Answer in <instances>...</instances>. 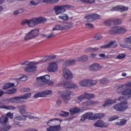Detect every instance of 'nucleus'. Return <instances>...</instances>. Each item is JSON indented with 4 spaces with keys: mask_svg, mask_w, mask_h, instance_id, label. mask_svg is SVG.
<instances>
[{
    "mask_svg": "<svg viewBox=\"0 0 131 131\" xmlns=\"http://www.w3.org/2000/svg\"><path fill=\"white\" fill-rule=\"evenodd\" d=\"M46 21L47 19L45 17H33L30 19L24 20L22 21L21 24H23V25H24V24H27L29 27L33 28V27H35L36 25H38V24H40V23L46 22Z\"/></svg>",
    "mask_w": 131,
    "mask_h": 131,
    "instance_id": "f257e3e1",
    "label": "nucleus"
},
{
    "mask_svg": "<svg viewBox=\"0 0 131 131\" xmlns=\"http://www.w3.org/2000/svg\"><path fill=\"white\" fill-rule=\"evenodd\" d=\"M131 82L128 81L125 84L119 86L117 89L118 93H120L123 96H127L128 98H131Z\"/></svg>",
    "mask_w": 131,
    "mask_h": 131,
    "instance_id": "f03ea898",
    "label": "nucleus"
},
{
    "mask_svg": "<svg viewBox=\"0 0 131 131\" xmlns=\"http://www.w3.org/2000/svg\"><path fill=\"white\" fill-rule=\"evenodd\" d=\"M55 55H51L49 56H45L41 60L39 61H26L24 62L20 63V65H26V66H31V65H38V64H42V63H45V62H47V61H50L53 59V58H55Z\"/></svg>",
    "mask_w": 131,
    "mask_h": 131,
    "instance_id": "7ed1b4c3",
    "label": "nucleus"
},
{
    "mask_svg": "<svg viewBox=\"0 0 131 131\" xmlns=\"http://www.w3.org/2000/svg\"><path fill=\"white\" fill-rule=\"evenodd\" d=\"M63 59L57 60L56 61H51L47 64V71L48 72H57L58 71V69L59 66H58V63L60 62H62Z\"/></svg>",
    "mask_w": 131,
    "mask_h": 131,
    "instance_id": "20e7f679",
    "label": "nucleus"
},
{
    "mask_svg": "<svg viewBox=\"0 0 131 131\" xmlns=\"http://www.w3.org/2000/svg\"><path fill=\"white\" fill-rule=\"evenodd\" d=\"M71 6L69 5H57L54 8L56 15H60L63 13H65L67 10L70 9Z\"/></svg>",
    "mask_w": 131,
    "mask_h": 131,
    "instance_id": "39448f33",
    "label": "nucleus"
},
{
    "mask_svg": "<svg viewBox=\"0 0 131 131\" xmlns=\"http://www.w3.org/2000/svg\"><path fill=\"white\" fill-rule=\"evenodd\" d=\"M39 35V30L38 29H35L31 30L26 34V35L24 37V40L25 41L29 40V39H32V38H36Z\"/></svg>",
    "mask_w": 131,
    "mask_h": 131,
    "instance_id": "423d86ee",
    "label": "nucleus"
},
{
    "mask_svg": "<svg viewBox=\"0 0 131 131\" xmlns=\"http://www.w3.org/2000/svg\"><path fill=\"white\" fill-rule=\"evenodd\" d=\"M58 95H59V96H61L63 102H64L66 104H67V103H69V101H70L71 99L70 94H71V92L70 91H58Z\"/></svg>",
    "mask_w": 131,
    "mask_h": 131,
    "instance_id": "0eeeda50",
    "label": "nucleus"
},
{
    "mask_svg": "<svg viewBox=\"0 0 131 131\" xmlns=\"http://www.w3.org/2000/svg\"><path fill=\"white\" fill-rule=\"evenodd\" d=\"M57 86H63L64 89H69L71 90L75 89L77 87V85L72 82H64L61 81L57 84Z\"/></svg>",
    "mask_w": 131,
    "mask_h": 131,
    "instance_id": "6e6552de",
    "label": "nucleus"
},
{
    "mask_svg": "<svg viewBox=\"0 0 131 131\" xmlns=\"http://www.w3.org/2000/svg\"><path fill=\"white\" fill-rule=\"evenodd\" d=\"M62 76L65 78V79L70 80L73 78V74L69 69L63 68L62 69Z\"/></svg>",
    "mask_w": 131,
    "mask_h": 131,
    "instance_id": "1a4fd4ad",
    "label": "nucleus"
},
{
    "mask_svg": "<svg viewBox=\"0 0 131 131\" xmlns=\"http://www.w3.org/2000/svg\"><path fill=\"white\" fill-rule=\"evenodd\" d=\"M50 79H51V76L49 74H47L42 76H40L36 78L37 82H38V83H47L48 81H50Z\"/></svg>",
    "mask_w": 131,
    "mask_h": 131,
    "instance_id": "9d476101",
    "label": "nucleus"
},
{
    "mask_svg": "<svg viewBox=\"0 0 131 131\" xmlns=\"http://www.w3.org/2000/svg\"><path fill=\"white\" fill-rule=\"evenodd\" d=\"M86 119H89L90 120H95V114L92 112L86 113L83 114L80 119L81 121H84Z\"/></svg>",
    "mask_w": 131,
    "mask_h": 131,
    "instance_id": "9b49d317",
    "label": "nucleus"
},
{
    "mask_svg": "<svg viewBox=\"0 0 131 131\" xmlns=\"http://www.w3.org/2000/svg\"><path fill=\"white\" fill-rule=\"evenodd\" d=\"M113 108L116 111H119L120 112L121 111H125L128 108V106H127V105L118 103L113 105Z\"/></svg>",
    "mask_w": 131,
    "mask_h": 131,
    "instance_id": "f8f14e48",
    "label": "nucleus"
},
{
    "mask_svg": "<svg viewBox=\"0 0 131 131\" xmlns=\"http://www.w3.org/2000/svg\"><path fill=\"white\" fill-rule=\"evenodd\" d=\"M62 122V120H60L56 118L51 119L47 122V124L49 126L50 125H55L58 124L57 125H60Z\"/></svg>",
    "mask_w": 131,
    "mask_h": 131,
    "instance_id": "ddd939ff",
    "label": "nucleus"
},
{
    "mask_svg": "<svg viewBox=\"0 0 131 131\" xmlns=\"http://www.w3.org/2000/svg\"><path fill=\"white\" fill-rule=\"evenodd\" d=\"M94 126H96V127H108L109 126V124L106 122H104L102 120H98L96 122H95L94 124Z\"/></svg>",
    "mask_w": 131,
    "mask_h": 131,
    "instance_id": "4468645a",
    "label": "nucleus"
},
{
    "mask_svg": "<svg viewBox=\"0 0 131 131\" xmlns=\"http://www.w3.org/2000/svg\"><path fill=\"white\" fill-rule=\"evenodd\" d=\"M96 104H99V102L94 100H87L83 101L82 103V106L83 107H88L89 106H92L93 105H96Z\"/></svg>",
    "mask_w": 131,
    "mask_h": 131,
    "instance_id": "2eb2a0df",
    "label": "nucleus"
},
{
    "mask_svg": "<svg viewBox=\"0 0 131 131\" xmlns=\"http://www.w3.org/2000/svg\"><path fill=\"white\" fill-rule=\"evenodd\" d=\"M76 64L75 59H69L66 61L63 64V67H69V66H74Z\"/></svg>",
    "mask_w": 131,
    "mask_h": 131,
    "instance_id": "dca6fc26",
    "label": "nucleus"
},
{
    "mask_svg": "<svg viewBox=\"0 0 131 131\" xmlns=\"http://www.w3.org/2000/svg\"><path fill=\"white\" fill-rule=\"evenodd\" d=\"M101 65L97 63H94L89 66V69L90 71H97L101 69Z\"/></svg>",
    "mask_w": 131,
    "mask_h": 131,
    "instance_id": "f3484780",
    "label": "nucleus"
},
{
    "mask_svg": "<svg viewBox=\"0 0 131 131\" xmlns=\"http://www.w3.org/2000/svg\"><path fill=\"white\" fill-rule=\"evenodd\" d=\"M80 86L83 88H89V79L85 78L80 80L78 83Z\"/></svg>",
    "mask_w": 131,
    "mask_h": 131,
    "instance_id": "a211bd4d",
    "label": "nucleus"
},
{
    "mask_svg": "<svg viewBox=\"0 0 131 131\" xmlns=\"http://www.w3.org/2000/svg\"><path fill=\"white\" fill-rule=\"evenodd\" d=\"M120 26L114 27L110 29L108 33L114 34V33H120Z\"/></svg>",
    "mask_w": 131,
    "mask_h": 131,
    "instance_id": "6ab92c4d",
    "label": "nucleus"
},
{
    "mask_svg": "<svg viewBox=\"0 0 131 131\" xmlns=\"http://www.w3.org/2000/svg\"><path fill=\"white\" fill-rule=\"evenodd\" d=\"M128 10V7H124L123 6H117L115 7H113L111 11H127Z\"/></svg>",
    "mask_w": 131,
    "mask_h": 131,
    "instance_id": "aec40b11",
    "label": "nucleus"
},
{
    "mask_svg": "<svg viewBox=\"0 0 131 131\" xmlns=\"http://www.w3.org/2000/svg\"><path fill=\"white\" fill-rule=\"evenodd\" d=\"M61 129V126L60 125H55L54 126H49L47 128V131H58Z\"/></svg>",
    "mask_w": 131,
    "mask_h": 131,
    "instance_id": "412c9836",
    "label": "nucleus"
},
{
    "mask_svg": "<svg viewBox=\"0 0 131 131\" xmlns=\"http://www.w3.org/2000/svg\"><path fill=\"white\" fill-rule=\"evenodd\" d=\"M116 102H117V99H107L104 102L102 106L103 107H107V106H109L110 105H112V104H115Z\"/></svg>",
    "mask_w": 131,
    "mask_h": 131,
    "instance_id": "4be33fe9",
    "label": "nucleus"
},
{
    "mask_svg": "<svg viewBox=\"0 0 131 131\" xmlns=\"http://www.w3.org/2000/svg\"><path fill=\"white\" fill-rule=\"evenodd\" d=\"M17 108L19 110L20 114L21 115H24L26 113V105L24 104L18 105Z\"/></svg>",
    "mask_w": 131,
    "mask_h": 131,
    "instance_id": "5701e85b",
    "label": "nucleus"
},
{
    "mask_svg": "<svg viewBox=\"0 0 131 131\" xmlns=\"http://www.w3.org/2000/svg\"><path fill=\"white\" fill-rule=\"evenodd\" d=\"M64 29H66V26L62 24L57 25L52 28L53 31H55V30H63Z\"/></svg>",
    "mask_w": 131,
    "mask_h": 131,
    "instance_id": "b1692460",
    "label": "nucleus"
},
{
    "mask_svg": "<svg viewBox=\"0 0 131 131\" xmlns=\"http://www.w3.org/2000/svg\"><path fill=\"white\" fill-rule=\"evenodd\" d=\"M35 70H36V66H31L24 69L25 72H33Z\"/></svg>",
    "mask_w": 131,
    "mask_h": 131,
    "instance_id": "393cba45",
    "label": "nucleus"
},
{
    "mask_svg": "<svg viewBox=\"0 0 131 131\" xmlns=\"http://www.w3.org/2000/svg\"><path fill=\"white\" fill-rule=\"evenodd\" d=\"M118 101L121 102L120 104L122 105H127V101L126 100V97L124 96H120L118 98Z\"/></svg>",
    "mask_w": 131,
    "mask_h": 131,
    "instance_id": "a878e982",
    "label": "nucleus"
},
{
    "mask_svg": "<svg viewBox=\"0 0 131 131\" xmlns=\"http://www.w3.org/2000/svg\"><path fill=\"white\" fill-rule=\"evenodd\" d=\"M89 60V57L86 55H83L77 58L76 61L78 62H86Z\"/></svg>",
    "mask_w": 131,
    "mask_h": 131,
    "instance_id": "bb28decb",
    "label": "nucleus"
},
{
    "mask_svg": "<svg viewBox=\"0 0 131 131\" xmlns=\"http://www.w3.org/2000/svg\"><path fill=\"white\" fill-rule=\"evenodd\" d=\"M16 81H25L27 80V76L24 75H19L15 78Z\"/></svg>",
    "mask_w": 131,
    "mask_h": 131,
    "instance_id": "cd10ccee",
    "label": "nucleus"
},
{
    "mask_svg": "<svg viewBox=\"0 0 131 131\" xmlns=\"http://www.w3.org/2000/svg\"><path fill=\"white\" fill-rule=\"evenodd\" d=\"M45 3L44 0H31L30 1V5L31 6H37L40 3Z\"/></svg>",
    "mask_w": 131,
    "mask_h": 131,
    "instance_id": "c85d7f7f",
    "label": "nucleus"
},
{
    "mask_svg": "<svg viewBox=\"0 0 131 131\" xmlns=\"http://www.w3.org/2000/svg\"><path fill=\"white\" fill-rule=\"evenodd\" d=\"M84 98L88 100H91V99H94L95 95L93 94L84 93L83 94Z\"/></svg>",
    "mask_w": 131,
    "mask_h": 131,
    "instance_id": "c756f323",
    "label": "nucleus"
},
{
    "mask_svg": "<svg viewBox=\"0 0 131 131\" xmlns=\"http://www.w3.org/2000/svg\"><path fill=\"white\" fill-rule=\"evenodd\" d=\"M8 121H9V119L6 116L3 115L0 118V123L1 124H5L7 123Z\"/></svg>",
    "mask_w": 131,
    "mask_h": 131,
    "instance_id": "7c9ffc66",
    "label": "nucleus"
},
{
    "mask_svg": "<svg viewBox=\"0 0 131 131\" xmlns=\"http://www.w3.org/2000/svg\"><path fill=\"white\" fill-rule=\"evenodd\" d=\"M79 111H80V108L77 107H72L70 109V112L72 115L75 114V113H78V112H79Z\"/></svg>",
    "mask_w": 131,
    "mask_h": 131,
    "instance_id": "2f4dec72",
    "label": "nucleus"
},
{
    "mask_svg": "<svg viewBox=\"0 0 131 131\" xmlns=\"http://www.w3.org/2000/svg\"><path fill=\"white\" fill-rule=\"evenodd\" d=\"M105 117V114L103 113H97L94 114V120L95 119H101Z\"/></svg>",
    "mask_w": 131,
    "mask_h": 131,
    "instance_id": "473e14b6",
    "label": "nucleus"
},
{
    "mask_svg": "<svg viewBox=\"0 0 131 131\" xmlns=\"http://www.w3.org/2000/svg\"><path fill=\"white\" fill-rule=\"evenodd\" d=\"M126 124V120L125 119H122L120 120V122H116L114 123L115 125H119L120 126H121L122 125H124Z\"/></svg>",
    "mask_w": 131,
    "mask_h": 131,
    "instance_id": "72a5a7b5",
    "label": "nucleus"
},
{
    "mask_svg": "<svg viewBox=\"0 0 131 131\" xmlns=\"http://www.w3.org/2000/svg\"><path fill=\"white\" fill-rule=\"evenodd\" d=\"M15 120L19 121H26V117H25V115L23 116H17L15 117Z\"/></svg>",
    "mask_w": 131,
    "mask_h": 131,
    "instance_id": "f704fd0d",
    "label": "nucleus"
},
{
    "mask_svg": "<svg viewBox=\"0 0 131 131\" xmlns=\"http://www.w3.org/2000/svg\"><path fill=\"white\" fill-rule=\"evenodd\" d=\"M82 100H84V96L83 94L77 97V98L75 99V102L76 103H80V102H82Z\"/></svg>",
    "mask_w": 131,
    "mask_h": 131,
    "instance_id": "c9c22d12",
    "label": "nucleus"
},
{
    "mask_svg": "<svg viewBox=\"0 0 131 131\" xmlns=\"http://www.w3.org/2000/svg\"><path fill=\"white\" fill-rule=\"evenodd\" d=\"M43 94V97H47V96H52L53 95V91L52 90H46L42 92Z\"/></svg>",
    "mask_w": 131,
    "mask_h": 131,
    "instance_id": "e433bc0d",
    "label": "nucleus"
},
{
    "mask_svg": "<svg viewBox=\"0 0 131 131\" xmlns=\"http://www.w3.org/2000/svg\"><path fill=\"white\" fill-rule=\"evenodd\" d=\"M88 82H89V88L90 86H92V85H96L97 84V82H98V80H92L88 79Z\"/></svg>",
    "mask_w": 131,
    "mask_h": 131,
    "instance_id": "4c0bfd02",
    "label": "nucleus"
},
{
    "mask_svg": "<svg viewBox=\"0 0 131 131\" xmlns=\"http://www.w3.org/2000/svg\"><path fill=\"white\" fill-rule=\"evenodd\" d=\"M2 108L3 109H6V110H15L16 107L13 105L6 106L2 105L0 106V108Z\"/></svg>",
    "mask_w": 131,
    "mask_h": 131,
    "instance_id": "58836bf2",
    "label": "nucleus"
},
{
    "mask_svg": "<svg viewBox=\"0 0 131 131\" xmlns=\"http://www.w3.org/2000/svg\"><path fill=\"white\" fill-rule=\"evenodd\" d=\"M17 93V90L16 89H12L10 90H8L6 91L5 93L7 95H13L14 94H16Z\"/></svg>",
    "mask_w": 131,
    "mask_h": 131,
    "instance_id": "ea45409f",
    "label": "nucleus"
},
{
    "mask_svg": "<svg viewBox=\"0 0 131 131\" xmlns=\"http://www.w3.org/2000/svg\"><path fill=\"white\" fill-rule=\"evenodd\" d=\"M24 115H25V117H26V120L27 118H29L30 119H32L33 118H35L34 117V116H33V114H32V113H30L29 112H26Z\"/></svg>",
    "mask_w": 131,
    "mask_h": 131,
    "instance_id": "a19ab883",
    "label": "nucleus"
},
{
    "mask_svg": "<svg viewBox=\"0 0 131 131\" xmlns=\"http://www.w3.org/2000/svg\"><path fill=\"white\" fill-rule=\"evenodd\" d=\"M14 99L15 103H24V102H25V101H24V99H23L21 96L14 97Z\"/></svg>",
    "mask_w": 131,
    "mask_h": 131,
    "instance_id": "79ce46f5",
    "label": "nucleus"
},
{
    "mask_svg": "<svg viewBox=\"0 0 131 131\" xmlns=\"http://www.w3.org/2000/svg\"><path fill=\"white\" fill-rule=\"evenodd\" d=\"M108 48H116L117 47V43L115 41H112L108 44Z\"/></svg>",
    "mask_w": 131,
    "mask_h": 131,
    "instance_id": "37998d69",
    "label": "nucleus"
},
{
    "mask_svg": "<svg viewBox=\"0 0 131 131\" xmlns=\"http://www.w3.org/2000/svg\"><path fill=\"white\" fill-rule=\"evenodd\" d=\"M11 129L10 125H5L0 127V131H8Z\"/></svg>",
    "mask_w": 131,
    "mask_h": 131,
    "instance_id": "c03bdc74",
    "label": "nucleus"
},
{
    "mask_svg": "<svg viewBox=\"0 0 131 131\" xmlns=\"http://www.w3.org/2000/svg\"><path fill=\"white\" fill-rule=\"evenodd\" d=\"M58 18L61 20H68V19H69V16H68V15L64 14L62 15L58 16Z\"/></svg>",
    "mask_w": 131,
    "mask_h": 131,
    "instance_id": "a18cd8bd",
    "label": "nucleus"
},
{
    "mask_svg": "<svg viewBox=\"0 0 131 131\" xmlns=\"http://www.w3.org/2000/svg\"><path fill=\"white\" fill-rule=\"evenodd\" d=\"M20 97L23 100H26V99H29V98L31 97V93H27Z\"/></svg>",
    "mask_w": 131,
    "mask_h": 131,
    "instance_id": "49530a36",
    "label": "nucleus"
},
{
    "mask_svg": "<svg viewBox=\"0 0 131 131\" xmlns=\"http://www.w3.org/2000/svg\"><path fill=\"white\" fill-rule=\"evenodd\" d=\"M94 38L96 39V40H99L103 38V36H102L101 34L97 33L94 35Z\"/></svg>",
    "mask_w": 131,
    "mask_h": 131,
    "instance_id": "de8ad7c7",
    "label": "nucleus"
},
{
    "mask_svg": "<svg viewBox=\"0 0 131 131\" xmlns=\"http://www.w3.org/2000/svg\"><path fill=\"white\" fill-rule=\"evenodd\" d=\"M42 37H44L45 38H51V37H53L54 36V33H50L49 34H42Z\"/></svg>",
    "mask_w": 131,
    "mask_h": 131,
    "instance_id": "09e8293b",
    "label": "nucleus"
},
{
    "mask_svg": "<svg viewBox=\"0 0 131 131\" xmlns=\"http://www.w3.org/2000/svg\"><path fill=\"white\" fill-rule=\"evenodd\" d=\"M125 56H126V54H125V53H122L117 55L116 58L119 60H121L122 59H124V58H125Z\"/></svg>",
    "mask_w": 131,
    "mask_h": 131,
    "instance_id": "8fccbe9b",
    "label": "nucleus"
},
{
    "mask_svg": "<svg viewBox=\"0 0 131 131\" xmlns=\"http://www.w3.org/2000/svg\"><path fill=\"white\" fill-rule=\"evenodd\" d=\"M113 22V25H117V24H121V19H116L112 21Z\"/></svg>",
    "mask_w": 131,
    "mask_h": 131,
    "instance_id": "3c124183",
    "label": "nucleus"
},
{
    "mask_svg": "<svg viewBox=\"0 0 131 131\" xmlns=\"http://www.w3.org/2000/svg\"><path fill=\"white\" fill-rule=\"evenodd\" d=\"M45 4H52L59 2V0H43Z\"/></svg>",
    "mask_w": 131,
    "mask_h": 131,
    "instance_id": "603ef678",
    "label": "nucleus"
},
{
    "mask_svg": "<svg viewBox=\"0 0 131 131\" xmlns=\"http://www.w3.org/2000/svg\"><path fill=\"white\" fill-rule=\"evenodd\" d=\"M119 118V117L118 116H113L112 117H110L108 119V121H114V120H116V119H118Z\"/></svg>",
    "mask_w": 131,
    "mask_h": 131,
    "instance_id": "864d4df0",
    "label": "nucleus"
},
{
    "mask_svg": "<svg viewBox=\"0 0 131 131\" xmlns=\"http://www.w3.org/2000/svg\"><path fill=\"white\" fill-rule=\"evenodd\" d=\"M98 82L100 83H107L108 82V79L107 78H102L98 80Z\"/></svg>",
    "mask_w": 131,
    "mask_h": 131,
    "instance_id": "5fc2aeb1",
    "label": "nucleus"
},
{
    "mask_svg": "<svg viewBox=\"0 0 131 131\" xmlns=\"http://www.w3.org/2000/svg\"><path fill=\"white\" fill-rule=\"evenodd\" d=\"M98 50L99 48H93L90 47L86 49V52H96V51H98Z\"/></svg>",
    "mask_w": 131,
    "mask_h": 131,
    "instance_id": "6e6d98bb",
    "label": "nucleus"
},
{
    "mask_svg": "<svg viewBox=\"0 0 131 131\" xmlns=\"http://www.w3.org/2000/svg\"><path fill=\"white\" fill-rule=\"evenodd\" d=\"M39 97H43L42 92L35 94L34 95V98H39Z\"/></svg>",
    "mask_w": 131,
    "mask_h": 131,
    "instance_id": "4d7b16f0",
    "label": "nucleus"
},
{
    "mask_svg": "<svg viewBox=\"0 0 131 131\" xmlns=\"http://www.w3.org/2000/svg\"><path fill=\"white\" fill-rule=\"evenodd\" d=\"M103 24H105V25H113V22L112 20H105L104 21Z\"/></svg>",
    "mask_w": 131,
    "mask_h": 131,
    "instance_id": "13d9d810",
    "label": "nucleus"
},
{
    "mask_svg": "<svg viewBox=\"0 0 131 131\" xmlns=\"http://www.w3.org/2000/svg\"><path fill=\"white\" fill-rule=\"evenodd\" d=\"M92 18L93 20H97V19H100V15L97 14H92Z\"/></svg>",
    "mask_w": 131,
    "mask_h": 131,
    "instance_id": "bf43d9fd",
    "label": "nucleus"
},
{
    "mask_svg": "<svg viewBox=\"0 0 131 131\" xmlns=\"http://www.w3.org/2000/svg\"><path fill=\"white\" fill-rule=\"evenodd\" d=\"M84 18H85V19H86L87 21H92V20H93V16H92V14L87 15V16H85Z\"/></svg>",
    "mask_w": 131,
    "mask_h": 131,
    "instance_id": "052dcab7",
    "label": "nucleus"
},
{
    "mask_svg": "<svg viewBox=\"0 0 131 131\" xmlns=\"http://www.w3.org/2000/svg\"><path fill=\"white\" fill-rule=\"evenodd\" d=\"M6 116L7 117H9V118H10V119H12L14 116V113H11V112H9L6 114Z\"/></svg>",
    "mask_w": 131,
    "mask_h": 131,
    "instance_id": "680f3d73",
    "label": "nucleus"
},
{
    "mask_svg": "<svg viewBox=\"0 0 131 131\" xmlns=\"http://www.w3.org/2000/svg\"><path fill=\"white\" fill-rule=\"evenodd\" d=\"M127 30L126 29H125L123 27H121L120 30V33L124 34L125 32H126Z\"/></svg>",
    "mask_w": 131,
    "mask_h": 131,
    "instance_id": "e2e57ef3",
    "label": "nucleus"
},
{
    "mask_svg": "<svg viewBox=\"0 0 131 131\" xmlns=\"http://www.w3.org/2000/svg\"><path fill=\"white\" fill-rule=\"evenodd\" d=\"M7 102L9 103H16L15 97L10 98L7 99Z\"/></svg>",
    "mask_w": 131,
    "mask_h": 131,
    "instance_id": "0e129e2a",
    "label": "nucleus"
},
{
    "mask_svg": "<svg viewBox=\"0 0 131 131\" xmlns=\"http://www.w3.org/2000/svg\"><path fill=\"white\" fill-rule=\"evenodd\" d=\"M60 115L61 116H68L69 115V113L66 111H61Z\"/></svg>",
    "mask_w": 131,
    "mask_h": 131,
    "instance_id": "69168bd1",
    "label": "nucleus"
},
{
    "mask_svg": "<svg viewBox=\"0 0 131 131\" xmlns=\"http://www.w3.org/2000/svg\"><path fill=\"white\" fill-rule=\"evenodd\" d=\"M85 26H86L87 28H93V24L90 23H85Z\"/></svg>",
    "mask_w": 131,
    "mask_h": 131,
    "instance_id": "338daca9",
    "label": "nucleus"
},
{
    "mask_svg": "<svg viewBox=\"0 0 131 131\" xmlns=\"http://www.w3.org/2000/svg\"><path fill=\"white\" fill-rule=\"evenodd\" d=\"M72 25H73V24L72 23H69L67 24V25H64L66 26V29H67V28H70V27H72Z\"/></svg>",
    "mask_w": 131,
    "mask_h": 131,
    "instance_id": "774afa93",
    "label": "nucleus"
}]
</instances>
